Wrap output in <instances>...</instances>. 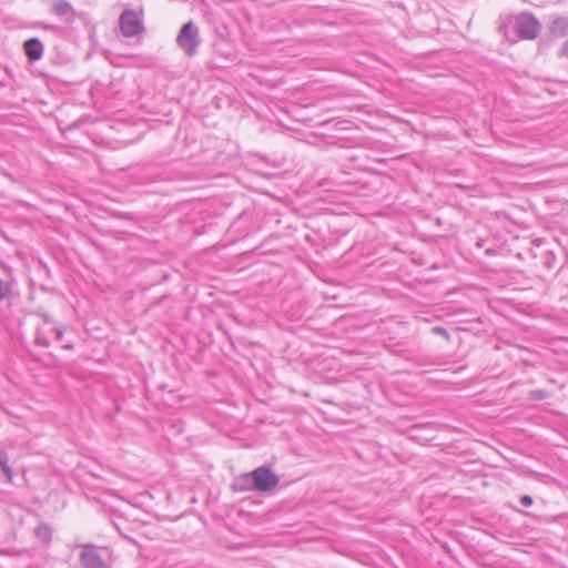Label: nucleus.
I'll use <instances>...</instances> for the list:
<instances>
[{
    "instance_id": "1",
    "label": "nucleus",
    "mask_w": 568,
    "mask_h": 568,
    "mask_svg": "<svg viewBox=\"0 0 568 568\" xmlns=\"http://www.w3.org/2000/svg\"><path fill=\"white\" fill-rule=\"evenodd\" d=\"M498 31L510 42L535 40L541 31L538 19L529 12L506 14L499 18Z\"/></svg>"
},
{
    "instance_id": "2",
    "label": "nucleus",
    "mask_w": 568,
    "mask_h": 568,
    "mask_svg": "<svg viewBox=\"0 0 568 568\" xmlns=\"http://www.w3.org/2000/svg\"><path fill=\"white\" fill-rule=\"evenodd\" d=\"M176 43L187 57L196 54L201 44L199 27L193 21L183 24L176 37Z\"/></svg>"
},
{
    "instance_id": "3",
    "label": "nucleus",
    "mask_w": 568,
    "mask_h": 568,
    "mask_svg": "<svg viewBox=\"0 0 568 568\" xmlns=\"http://www.w3.org/2000/svg\"><path fill=\"white\" fill-rule=\"evenodd\" d=\"M278 483V476L267 466H260L253 470V486L255 487V491H271Z\"/></svg>"
},
{
    "instance_id": "4",
    "label": "nucleus",
    "mask_w": 568,
    "mask_h": 568,
    "mask_svg": "<svg viewBox=\"0 0 568 568\" xmlns=\"http://www.w3.org/2000/svg\"><path fill=\"white\" fill-rule=\"evenodd\" d=\"M120 29L125 38H132L143 31L142 21L133 10H124L119 19Z\"/></svg>"
},
{
    "instance_id": "5",
    "label": "nucleus",
    "mask_w": 568,
    "mask_h": 568,
    "mask_svg": "<svg viewBox=\"0 0 568 568\" xmlns=\"http://www.w3.org/2000/svg\"><path fill=\"white\" fill-rule=\"evenodd\" d=\"M79 559L82 568H109L99 548L91 544L82 547Z\"/></svg>"
},
{
    "instance_id": "6",
    "label": "nucleus",
    "mask_w": 568,
    "mask_h": 568,
    "mask_svg": "<svg viewBox=\"0 0 568 568\" xmlns=\"http://www.w3.org/2000/svg\"><path fill=\"white\" fill-rule=\"evenodd\" d=\"M51 11L67 23H72L75 19V10L67 0H53Z\"/></svg>"
},
{
    "instance_id": "7",
    "label": "nucleus",
    "mask_w": 568,
    "mask_h": 568,
    "mask_svg": "<svg viewBox=\"0 0 568 568\" xmlns=\"http://www.w3.org/2000/svg\"><path fill=\"white\" fill-rule=\"evenodd\" d=\"M26 55L32 60H39L43 54V44L37 38L29 39L23 44Z\"/></svg>"
},
{
    "instance_id": "8",
    "label": "nucleus",
    "mask_w": 568,
    "mask_h": 568,
    "mask_svg": "<svg viewBox=\"0 0 568 568\" xmlns=\"http://www.w3.org/2000/svg\"><path fill=\"white\" fill-rule=\"evenodd\" d=\"M232 489L241 493L255 490L253 486V471L236 477L232 484Z\"/></svg>"
},
{
    "instance_id": "9",
    "label": "nucleus",
    "mask_w": 568,
    "mask_h": 568,
    "mask_svg": "<svg viewBox=\"0 0 568 568\" xmlns=\"http://www.w3.org/2000/svg\"><path fill=\"white\" fill-rule=\"evenodd\" d=\"M549 32L555 38L568 36V17H558L552 20Z\"/></svg>"
},
{
    "instance_id": "10",
    "label": "nucleus",
    "mask_w": 568,
    "mask_h": 568,
    "mask_svg": "<svg viewBox=\"0 0 568 568\" xmlns=\"http://www.w3.org/2000/svg\"><path fill=\"white\" fill-rule=\"evenodd\" d=\"M34 536L44 545H50L52 540V529L45 523H40L33 530Z\"/></svg>"
},
{
    "instance_id": "11",
    "label": "nucleus",
    "mask_w": 568,
    "mask_h": 568,
    "mask_svg": "<svg viewBox=\"0 0 568 568\" xmlns=\"http://www.w3.org/2000/svg\"><path fill=\"white\" fill-rule=\"evenodd\" d=\"M9 456L8 454L0 449V468L2 470V473L4 474L8 483H12L13 480V471L9 465Z\"/></svg>"
},
{
    "instance_id": "12",
    "label": "nucleus",
    "mask_w": 568,
    "mask_h": 568,
    "mask_svg": "<svg viewBox=\"0 0 568 568\" xmlns=\"http://www.w3.org/2000/svg\"><path fill=\"white\" fill-rule=\"evenodd\" d=\"M36 344L41 346V347H49L50 346V341L47 336V334L43 332V329L41 328H38L37 332H36Z\"/></svg>"
},
{
    "instance_id": "13",
    "label": "nucleus",
    "mask_w": 568,
    "mask_h": 568,
    "mask_svg": "<svg viewBox=\"0 0 568 568\" xmlns=\"http://www.w3.org/2000/svg\"><path fill=\"white\" fill-rule=\"evenodd\" d=\"M11 294V286L0 278V303Z\"/></svg>"
},
{
    "instance_id": "14",
    "label": "nucleus",
    "mask_w": 568,
    "mask_h": 568,
    "mask_svg": "<svg viewBox=\"0 0 568 568\" xmlns=\"http://www.w3.org/2000/svg\"><path fill=\"white\" fill-rule=\"evenodd\" d=\"M549 396V393L545 389H535L530 393V398L536 400L545 399Z\"/></svg>"
},
{
    "instance_id": "15",
    "label": "nucleus",
    "mask_w": 568,
    "mask_h": 568,
    "mask_svg": "<svg viewBox=\"0 0 568 568\" xmlns=\"http://www.w3.org/2000/svg\"><path fill=\"white\" fill-rule=\"evenodd\" d=\"M432 332L436 335L444 337L447 341H449V338H450L449 332L443 326H434L432 328Z\"/></svg>"
},
{
    "instance_id": "16",
    "label": "nucleus",
    "mask_w": 568,
    "mask_h": 568,
    "mask_svg": "<svg viewBox=\"0 0 568 568\" xmlns=\"http://www.w3.org/2000/svg\"><path fill=\"white\" fill-rule=\"evenodd\" d=\"M520 504L524 507H530L534 504V499L529 495H524V496L520 497Z\"/></svg>"
},
{
    "instance_id": "17",
    "label": "nucleus",
    "mask_w": 568,
    "mask_h": 568,
    "mask_svg": "<svg viewBox=\"0 0 568 568\" xmlns=\"http://www.w3.org/2000/svg\"><path fill=\"white\" fill-rule=\"evenodd\" d=\"M37 315L40 316L48 324L53 323V317L45 312L38 311Z\"/></svg>"
},
{
    "instance_id": "18",
    "label": "nucleus",
    "mask_w": 568,
    "mask_h": 568,
    "mask_svg": "<svg viewBox=\"0 0 568 568\" xmlns=\"http://www.w3.org/2000/svg\"><path fill=\"white\" fill-rule=\"evenodd\" d=\"M52 331L55 333V339H57V341H62V337H63V331H62V328H60V327H54V328H52Z\"/></svg>"
},
{
    "instance_id": "19",
    "label": "nucleus",
    "mask_w": 568,
    "mask_h": 568,
    "mask_svg": "<svg viewBox=\"0 0 568 568\" xmlns=\"http://www.w3.org/2000/svg\"><path fill=\"white\" fill-rule=\"evenodd\" d=\"M560 55L568 58V40L562 44Z\"/></svg>"
},
{
    "instance_id": "20",
    "label": "nucleus",
    "mask_w": 568,
    "mask_h": 568,
    "mask_svg": "<svg viewBox=\"0 0 568 568\" xmlns=\"http://www.w3.org/2000/svg\"><path fill=\"white\" fill-rule=\"evenodd\" d=\"M452 186H453L454 189H456V190H460V191H464V190L466 189L465 186H463L462 184H458V183H455V184H453Z\"/></svg>"
},
{
    "instance_id": "21",
    "label": "nucleus",
    "mask_w": 568,
    "mask_h": 568,
    "mask_svg": "<svg viewBox=\"0 0 568 568\" xmlns=\"http://www.w3.org/2000/svg\"><path fill=\"white\" fill-rule=\"evenodd\" d=\"M514 510L517 511V513H520V514H523L525 516H530V513H528V511H524V510H520L518 508H514Z\"/></svg>"
},
{
    "instance_id": "22",
    "label": "nucleus",
    "mask_w": 568,
    "mask_h": 568,
    "mask_svg": "<svg viewBox=\"0 0 568 568\" xmlns=\"http://www.w3.org/2000/svg\"><path fill=\"white\" fill-rule=\"evenodd\" d=\"M325 182H328V180H324V182H320V183H318V186H320V187L325 186Z\"/></svg>"
},
{
    "instance_id": "23",
    "label": "nucleus",
    "mask_w": 568,
    "mask_h": 568,
    "mask_svg": "<svg viewBox=\"0 0 568 568\" xmlns=\"http://www.w3.org/2000/svg\"><path fill=\"white\" fill-rule=\"evenodd\" d=\"M262 178L267 179V178H272V175L265 173V174H262Z\"/></svg>"
}]
</instances>
